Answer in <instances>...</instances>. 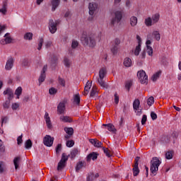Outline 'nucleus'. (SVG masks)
Listing matches in <instances>:
<instances>
[{
	"mask_svg": "<svg viewBox=\"0 0 181 181\" xmlns=\"http://www.w3.org/2000/svg\"><path fill=\"white\" fill-rule=\"evenodd\" d=\"M151 119H153V121H155V119H156L158 118V115L154 112H151Z\"/></svg>",
	"mask_w": 181,
	"mask_h": 181,
	"instance_id": "680f3d73",
	"label": "nucleus"
},
{
	"mask_svg": "<svg viewBox=\"0 0 181 181\" xmlns=\"http://www.w3.org/2000/svg\"><path fill=\"white\" fill-rule=\"evenodd\" d=\"M22 160V158H21V156H17L15 157L13 159V165L15 166V170H18V169H19V165H21V162Z\"/></svg>",
	"mask_w": 181,
	"mask_h": 181,
	"instance_id": "aec40b11",
	"label": "nucleus"
},
{
	"mask_svg": "<svg viewBox=\"0 0 181 181\" xmlns=\"http://www.w3.org/2000/svg\"><path fill=\"white\" fill-rule=\"evenodd\" d=\"M94 179H95V177H94V173H90L87 177V181H93Z\"/></svg>",
	"mask_w": 181,
	"mask_h": 181,
	"instance_id": "864d4df0",
	"label": "nucleus"
},
{
	"mask_svg": "<svg viewBox=\"0 0 181 181\" xmlns=\"http://www.w3.org/2000/svg\"><path fill=\"white\" fill-rule=\"evenodd\" d=\"M115 104H118L119 103V96H118V93H115Z\"/></svg>",
	"mask_w": 181,
	"mask_h": 181,
	"instance_id": "0e129e2a",
	"label": "nucleus"
},
{
	"mask_svg": "<svg viewBox=\"0 0 181 181\" xmlns=\"http://www.w3.org/2000/svg\"><path fill=\"white\" fill-rule=\"evenodd\" d=\"M123 64L125 67H131L132 66V60L129 57H127L124 59Z\"/></svg>",
	"mask_w": 181,
	"mask_h": 181,
	"instance_id": "bb28decb",
	"label": "nucleus"
},
{
	"mask_svg": "<svg viewBox=\"0 0 181 181\" xmlns=\"http://www.w3.org/2000/svg\"><path fill=\"white\" fill-rule=\"evenodd\" d=\"M13 63H15V60L13 59V58H8L5 66L6 70H11L13 67Z\"/></svg>",
	"mask_w": 181,
	"mask_h": 181,
	"instance_id": "2eb2a0df",
	"label": "nucleus"
},
{
	"mask_svg": "<svg viewBox=\"0 0 181 181\" xmlns=\"http://www.w3.org/2000/svg\"><path fill=\"white\" fill-rule=\"evenodd\" d=\"M103 150L104 153H105L106 156H107V158H111L112 156V155H111V151H110L108 148L103 147Z\"/></svg>",
	"mask_w": 181,
	"mask_h": 181,
	"instance_id": "79ce46f5",
	"label": "nucleus"
},
{
	"mask_svg": "<svg viewBox=\"0 0 181 181\" xmlns=\"http://www.w3.org/2000/svg\"><path fill=\"white\" fill-rule=\"evenodd\" d=\"M56 64H57V58L54 57L51 61V66H56Z\"/></svg>",
	"mask_w": 181,
	"mask_h": 181,
	"instance_id": "052dcab7",
	"label": "nucleus"
},
{
	"mask_svg": "<svg viewBox=\"0 0 181 181\" xmlns=\"http://www.w3.org/2000/svg\"><path fill=\"white\" fill-rule=\"evenodd\" d=\"M147 47V49H146V52L148 54V56H153V49L152 48V47Z\"/></svg>",
	"mask_w": 181,
	"mask_h": 181,
	"instance_id": "c03bdc74",
	"label": "nucleus"
},
{
	"mask_svg": "<svg viewBox=\"0 0 181 181\" xmlns=\"http://www.w3.org/2000/svg\"><path fill=\"white\" fill-rule=\"evenodd\" d=\"M0 12L3 15H6V13L8 12V4L6 3H4L3 7L0 8Z\"/></svg>",
	"mask_w": 181,
	"mask_h": 181,
	"instance_id": "7c9ffc66",
	"label": "nucleus"
},
{
	"mask_svg": "<svg viewBox=\"0 0 181 181\" xmlns=\"http://www.w3.org/2000/svg\"><path fill=\"white\" fill-rule=\"evenodd\" d=\"M78 153H80V151H78V148H74L71 151L70 155L66 156H71V159H74V158H76V156H77V155H78Z\"/></svg>",
	"mask_w": 181,
	"mask_h": 181,
	"instance_id": "a878e982",
	"label": "nucleus"
},
{
	"mask_svg": "<svg viewBox=\"0 0 181 181\" xmlns=\"http://www.w3.org/2000/svg\"><path fill=\"white\" fill-rule=\"evenodd\" d=\"M146 57V52L144 50L140 55V59H145Z\"/></svg>",
	"mask_w": 181,
	"mask_h": 181,
	"instance_id": "774afa93",
	"label": "nucleus"
},
{
	"mask_svg": "<svg viewBox=\"0 0 181 181\" xmlns=\"http://www.w3.org/2000/svg\"><path fill=\"white\" fill-rule=\"evenodd\" d=\"M97 94V86H93L90 91V97H94Z\"/></svg>",
	"mask_w": 181,
	"mask_h": 181,
	"instance_id": "de8ad7c7",
	"label": "nucleus"
},
{
	"mask_svg": "<svg viewBox=\"0 0 181 181\" xmlns=\"http://www.w3.org/2000/svg\"><path fill=\"white\" fill-rule=\"evenodd\" d=\"M66 145L68 148H72V146H74V141L69 140L66 141Z\"/></svg>",
	"mask_w": 181,
	"mask_h": 181,
	"instance_id": "8fccbe9b",
	"label": "nucleus"
},
{
	"mask_svg": "<svg viewBox=\"0 0 181 181\" xmlns=\"http://www.w3.org/2000/svg\"><path fill=\"white\" fill-rule=\"evenodd\" d=\"M58 83L62 87H66V81L63 78H61L60 76H59Z\"/></svg>",
	"mask_w": 181,
	"mask_h": 181,
	"instance_id": "a19ab883",
	"label": "nucleus"
},
{
	"mask_svg": "<svg viewBox=\"0 0 181 181\" xmlns=\"http://www.w3.org/2000/svg\"><path fill=\"white\" fill-rule=\"evenodd\" d=\"M132 86V81H128L126 83L125 87L128 91H129V88H131V86Z\"/></svg>",
	"mask_w": 181,
	"mask_h": 181,
	"instance_id": "4d7b16f0",
	"label": "nucleus"
},
{
	"mask_svg": "<svg viewBox=\"0 0 181 181\" xmlns=\"http://www.w3.org/2000/svg\"><path fill=\"white\" fill-rule=\"evenodd\" d=\"M22 65L24 66V67H28V66H29V61H28L26 59H23Z\"/></svg>",
	"mask_w": 181,
	"mask_h": 181,
	"instance_id": "338daca9",
	"label": "nucleus"
},
{
	"mask_svg": "<svg viewBox=\"0 0 181 181\" xmlns=\"http://www.w3.org/2000/svg\"><path fill=\"white\" fill-rule=\"evenodd\" d=\"M52 45H53V42H52V41H47L45 42V47L47 49H49V47H52Z\"/></svg>",
	"mask_w": 181,
	"mask_h": 181,
	"instance_id": "e2e57ef3",
	"label": "nucleus"
},
{
	"mask_svg": "<svg viewBox=\"0 0 181 181\" xmlns=\"http://www.w3.org/2000/svg\"><path fill=\"white\" fill-rule=\"evenodd\" d=\"M152 37L158 42V40H160V33H159V31H153L152 34L147 35L148 39H152Z\"/></svg>",
	"mask_w": 181,
	"mask_h": 181,
	"instance_id": "4468645a",
	"label": "nucleus"
},
{
	"mask_svg": "<svg viewBox=\"0 0 181 181\" xmlns=\"http://www.w3.org/2000/svg\"><path fill=\"white\" fill-rule=\"evenodd\" d=\"M5 152V146H4V142L0 139V153H4Z\"/></svg>",
	"mask_w": 181,
	"mask_h": 181,
	"instance_id": "3c124183",
	"label": "nucleus"
},
{
	"mask_svg": "<svg viewBox=\"0 0 181 181\" xmlns=\"http://www.w3.org/2000/svg\"><path fill=\"white\" fill-rule=\"evenodd\" d=\"M86 165L87 164L86 163V162L79 161L76 165V172H78L80 169H83V168H86Z\"/></svg>",
	"mask_w": 181,
	"mask_h": 181,
	"instance_id": "393cba45",
	"label": "nucleus"
},
{
	"mask_svg": "<svg viewBox=\"0 0 181 181\" xmlns=\"http://www.w3.org/2000/svg\"><path fill=\"white\" fill-rule=\"evenodd\" d=\"M49 93L50 94V95H54L55 94H57V89L54 88H51L49 90Z\"/></svg>",
	"mask_w": 181,
	"mask_h": 181,
	"instance_id": "09e8293b",
	"label": "nucleus"
},
{
	"mask_svg": "<svg viewBox=\"0 0 181 181\" xmlns=\"http://www.w3.org/2000/svg\"><path fill=\"white\" fill-rule=\"evenodd\" d=\"M55 150H56V153H60V152L62 151V144H59L57 146Z\"/></svg>",
	"mask_w": 181,
	"mask_h": 181,
	"instance_id": "13d9d810",
	"label": "nucleus"
},
{
	"mask_svg": "<svg viewBox=\"0 0 181 181\" xmlns=\"http://www.w3.org/2000/svg\"><path fill=\"white\" fill-rule=\"evenodd\" d=\"M71 47L72 49H76L77 47H78V41L73 40L71 43Z\"/></svg>",
	"mask_w": 181,
	"mask_h": 181,
	"instance_id": "49530a36",
	"label": "nucleus"
},
{
	"mask_svg": "<svg viewBox=\"0 0 181 181\" xmlns=\"http://www.w3.org/2000/svg\"><path fill=\"white\" fill-rule=\"evenodd\" d=\"M60 23L59 21H53V19L49 20V30L50 32V33H52V35L54 33H56V32H57V25H59Z\"/></svg>",
	"mask_w": 181,
	"mask_h": 181,
	"instance_id": "423d86ee",
	"label": "nucleus"
},
{
	"mask_svg": "<svg viewBox=\"0 0 181 181\" xmlns=\"http://www.w3.org/2000/svg\"><path fill=\"white\" fill-rule=\"evenodd\" d=\"M89 142L92 144V145L95 146V148H101V146H103V143L98 141L97 139H89Z\"/></svg>",
	"mask_w": 181,
	"mask_h": 181,
	"instance_id": "f3484780",
	"label": "nucleus"
},
{
	"mask_svg": "<svg viewBox=\"0 0 181 181\" xmlns=\"http://www.w3.org/2000/svg\"><path fill=\"white\" fill-rule=\"evenodd\" d=\"M146 121H148V117L146 115H144L141 119V124L145 125V124H146Z\"/></svg>",
	"mask_w": 181,
	"mask_h": 181,
	"instance_id": "5fc2aeb1",
	"label": "nucleus"
},
{
	"mask_svg": "<svg viewBox=\"0 0 181 181\" xmlns=\"http://www.w3.org/2000/svg\"><path fill=\"white\" fill-rule=\"evenodd\" d=\"M122 20V11H117L115 13V16L112 18L110 21V25L113 28L118 26V23Z\"/></svg>",
	"mask_w": 181,
	"mask_h": 181,
	"instance_id": "20e7f679",
	"label": "nucleus"
},
{
	"mask_svg": "<svg viewBox=\"0 0 181 181\" xmlns=\"http://www.w3.org/2000/svg\"><path fill=\"white\" fill-rule=\"evenodd\" d=\"M107 71L106 67H102L99 70V77L97 78V81L100 87H103V88H108V85L106 84L105 81H104V78L107 77Z\"/></svg>",
	"mask_w": 181,
	"mask_h": 181,
	"instance_id": "f03ea898",
	"label": "nucleus"
},
{
	"mask_svg": "<svg viewBox=\"0 0 181 181\" xmlns=\"http://www.w3.org/2000/svg\"><path fill=\"white\" fill-rule=\"evenodd\" d=\"M160 18V15L158 13L153 14L151 17V21H153V24L158 23L159 22V19Z\"/></svg>",
	"mask_w": 181,
	"mask_h": 181,
	"instance_id": "b1692460",
	"label": "nucleus"
},
{
	"mask_svg": "<svg viewBox=\"0 0 181 181\" xmlns=\"http://www.w3.org/2000/svg\"><path fill=\"white\" fill-rule=\"evenodd\" d=\"M4 95H8L7 100L11 101L12 98H13V91L11 88H7L6 90L4 91Z\"/></svg>",
	"mask_w": 181,
	"mask_h": 181,
	"instance_id": "a211bd4d",
	"label": "nucleus"
},
{
	"mask_svg": "<svg viewBox=\"0 0 181 181\" xmlns=\"http://www.w3.org/2000/svg\"><path fill=\"white\" fill-rule=\"evenodd\" d=\"M64 131H65V132H66L68 135L73 136V134H74V129H73V128H71V127H65V128L64 129Z\"/></svg>",
	"mask_w": 181,
	"mask_h": 181,
	"instance_id": "473e14b6",
	"label": "nucleus"
},
{
	"mask_svg": "<svg viewBox=\"0 0 181 181\" xmlns=\"http://www.w3.org/2000/svg\"><path fill=\"white\" fill-rule=\"evenodd\" d=\"M44 118L45 119L47 128H49V129H51V128L52 127V121L50 120V117L49 116V113L47 112H45Z\"/></svg>",
	"mask_w": 181,
	"mask_h": 181,
	"instance_id": "6ab92c4d",
	"label": "nucleus"
},
{
	"mask_svg": "<svg viewBox=\"0 0 181 181\" xmlns=\"http://www.w3.org/2000/svg\"><path fill=\"white\" fill-rule=\"evenodd\" d=\"M121 43V40L119 38H115L112 42V47L110 48L111 52L112 54L115 55L117 53H118V46H119Z\"/></svg>",
	"mask_w": 181,
	"mask_h": 181,
	"instance_id": "0eeeda50",
	"label": "nucleus"
},
{
	"mask_svg": "<svg viewBox=\"0 0 181 181\" xmlns=\"http://www.w3.org/2000/svg\"><path fill=\"white\" fill-rule=\"evenodd\" d=\"M11 107V100L8 99L3 103L4 110H8Z\"/></svg>",
	"mask_w": 181,
	"mask_h": 181,
	"instance_id": "c9c22d12",
	"label": "nucleus"
},
{
	"mask_svg": "<svg viewBox=\"0 0 181 181\" xmlns=\"http://www.w3.org/2000/svg\"><path fill=\"white\" fill-rule=\"evenodd\" d=\"M153 103H155V98H153V96H151V97L147 100V104H148V105H149V107H151V105H152V104H153Z\"/></svg>",
	"mask_w": 181,
	"mask_h": 181,
	"instance_id": "a18cd8bd",
	"label": "nucleus"
},
{
	"mask_svg": "<svg viewBox=\"0 0 181 181\" xmlns=\"http://www.w3.org/2000/svg\"><path fill=\"white\" fill-rule=\"evenodd\" d=\"M101 40V38L97 36L95 34H85L83 33L81 37V42L85 47H90L94 49V47L97 45V40Z\"/></svg>",
	"mask_w": 181,
	"mask_h": 181,
	"instance_id": "f257e3e1",
	"label": "nucleus"
},
{
	"mask_svg": "<svg viewBox=\"0 0 181 181\" xmlns=\"http://www.w3.org/2000/svg\"><path fill=\"white\" fill-rule=\"evenodd\" d=\"M24 39H25V40H32V39H33V33H26L24 35Z\"/></svg>",
	"mask_w": 181,
	"mask_h": 181,
	"instance_id": "72a5a7b5",
	"label": "nucleus"
},
{
	"mask_svg": "<svg viewBox=\"0 0 181 181\" xmlns=\"http://www.w3.org/2000/svg\"><path fill=\"white\" fill-rule=\"evenodd\" d=\"M53 142H54V137H52L50 135H46L43 139V144L45 146H53Z\"/></svg>",
	"mask_w": 181,
	"mask_h": 181,
	"instance_id": "1a4fd4ad",
	"label": "nucleus"
},
{
	"mask_svg": "<svg viewBox=\"0 0 181 181\" xmlns=\"http://www.w3.org/2000/svg\"><path fill=\"white\" fill-rule=\"evenodd\" d=\"M97 158H98V154L95 152H93L87 156L86 160H87V162H90V160H91V159H92V160H95V159H97Z\"/></svg>",
	"mask_w": 181,
	"mask_h": 181,
	"instance_id": "412c9836",
	"label": "nucleus"
},
{
	"mask_svg": "<svg viewBox=\"0 0 181 181\" xmlns=\"http://www.w3.org/2000/svg\"><path fill=\"white\" fill-rule=\"evenodd\" d=\"M52 11L54 12L60 5V0H51Z\"/></svg>",
	"mask_w": 181,
	"mask_h": 181,
	"instance_id": "4be33fe9",
	"label": "nucleus"
},
{
	"mask_svg": "<svg viewBox=\"0 0 181 181\" xmlns=\"http://www.w3.org/2000/svg\"><path fill=\"white\" fill-rule=\"evenodd\" d=\"M74 103L76 104V105H80V95L76 94L74 96Z\"/></svg>",
	"mask_w": 181,
	"mask_h": 181,
	"instance_id": "f704fd0d",
	"label": "nucleus"
},
{
	"mask_svg": "<svg viewBox=\"0 0 181 181\" xmlns=\"http://www.w3.org/2000/svg\"><path fill=\"white\" fill-rule=\"evenodd\" d=\"M145 25H146L147 26H152V25H154L151 17L145 19Z\"/></svg>",
	"mask_w": 181,
	"mask_h": 181,
	"instance_id": "e433bc0d",
	"label": "nucleus"
},
{
	"mask_svg": "<svg viewBox=\"0 0 181 181\" xmlns=\"http://www.w3.org/2000/svg\"><path fill=\"white\" fill-rule=\"evenodd\" d=\"M32 145H33L32 140L28 139L25 143V148H26V149H30V148H32Z\"/></svg>",
	"mask_w": 181,
	"mask_h": 181,
	"instance_id": "58836bf2",
	"label": "nucleus"
},
{
	"mask_svg": "<svg viewBox=\"0 0 181 181\" xmlns=\"http://www.w3.org/2000/svg\"><path fill=\"white\" fill-rule=\"evenodd\" d=\"M64 63L66 67H70V64H71V62H70V59H69L68 58L64 59Z\"/></svg>",
	"mask_w": 181,
	"mask_h": 181,
	"instance_id": "603ef678",
	"label": "nucleus"
},
{
	"mask_svg": "<svg viewBox=\"0 0 181 181\" xmlns=\"http://www.w3.org/2000/svg\"><path fill=\"white\" fill-rule=\"evenodd\" d=\"M57 114H59L61 115L62 114H64L66 111V102L63 101L59 103L57 106Z\"/></svg>",
	"mask_w": 181,
	"mask_h": 181,
	"instance_id": "f8f14e48",
	"label": "nucleus"
},
{
	"mask_svg": "<svg viewBox=\"0 0 181 181\" xmlns=\"http://www.w3.org/2000/svg\"><path fill=\"white\" fill-rule=\"evenodd\" d=\"M15 95H17V98L19 99V97L22 95V87L19 86L15 91Z\"/></svg>",
	"mask_w": 181,
	"mask_h": 181,
	"instance_id": "4c0bfd02",
	"label": "nucleus"
},
{
	"mask_svg": "<svg viewBox=\"0 0 181 181\" xmlns=\"http://www.w3.org/2000/svg\"><path fill=\"white\" fill-rule=\"evenodd\" d=\"M11 108L12 110H18L19 108V104L15 103H13L12 104V106H11Z\"/></svg>",
	"mask_w": 181,
	"mask_h": 181,
	"instance_id": "69168bd1",
	"label": "nucleus"
},
{
	"mask_svg": "<svg viewBox=\"0 0 181 181\" xmlns=\"http://www.w3.org/2000/svg\"><path fill=\"white\" fill-rule=\"evenodd\" d=\"M138 162H139V157H136L134 160V165H133L134 176H138V175H139V168L138 167Z\"/></svg>",
	"mask_w": 181,
	"mask_h": 181,
	"instance_id": "9b49d317",
	"label": "nucleus"
},
{
	"mask_svg": "<svg viewBox=\"0 0 181 181\" xmlns=\"http://www.w3.org/2000/svg\"><path fill=\"white\" fill-rule=\"evenodd\" d=\"M165 158L166 159H172V158H173V154L172 153V151H168L165 153Z\"/></svg>",
	"mask_w": 181,
	"mask_h": 181,
	"instance_id": "6e6d98bb",
	"label": "nucleus"
},
{
	"mask_svg": "<svg viewBox=\"0 0 181 181\" xmlns=\"http://www.w3.org/2000/svg\"><path fill=\"white\" fill-rule=\"evenodd\" d=\"M88 9H89V15H90V16H93L95 11H97V4L90 3L88 6Z\"/></svg>",
	"mask_w": 181,
	"mask_h": 181,
	"instance_id": "dca6fc26",
	"label": "nucleus"
},
{
	"mask_svg": "<svg viewBox=\"0 0 181 181\" xmlns=\"http://www.w3.org/2000/svg\"><path fill=\"white\" fill-rule=\"evenodd\" d=\"M5 39L1 40V45H9V43H12V37H11L9 33H7L4 35Z\"/></svg>",
	"mask_w": 181,
	"mask_h": 181,
	"instance_id": "ddd939ff",
	"label": "nucleus"
},
{
	"mask_svg": "<svg viewBox=\"0 0 181 181\" xmlns=\"http://www.w3.org/2000/svg\"><path fill=\"white\" fill-rule=\"evenodd\" d=\"M138 23V18H136V16H132L130 18V25L131 26H132V28L136 26Z\"/></svg>",
	"mask_w": 181,
	"mask_h": 181,
	"instance_id": "cd10ccee",
	"label": "nucleus"
},
{
	"mask_svg": "<svg viewBox=\"0 0 181 181\" xmlns=\"http://www.w3.org/2000/svg\"><path fill=\"white\" fill-rule=\"evenodd\" d=\"M139 53H141V45H140V44L138 45L136 47V48L134 51V54L135 56H139Z\"/></svg>",
	"mask_w": 181,
	"mask_h": 181,
	"instance_id": "ea45409f",
	"label": "nucleus"
},
{
	"mask_svg": "<svg viewBox=\"0 0 181 181\" xmlns=\"http://www.w3.org/2000/svg\"><path fill=\"white\" fill-rule=\"evenodd\" d=\"M137 77L141 84H148V76L146 73H145V71L141 70L138 71Z\"/></svg>",
	"mask_w": 181,
	"mask_h": 181,
	"instance_id": "6e6552de",
	"label": "nucleus"
},
{
	"mask_svg": "<svg viewBox=\"0 0 181 181\" xmlns=\"http://www.w3.org/2000/svg\"><path fill=\"white\" fill-rule=\"evenodd\" d=\"M47 70V65H45L42 68V71L41 72V74L39 77L38 81H39V86L45 81L46 79V71Z\"/></svg>",
	"mask_w": 181,
	"mask_h": 181,
	"instance_id": "9d476101",
	"label": "nucleus"
},
{
	"mask_svg": "<svg viewBox=\"0 0 181 181\" xmlns=\"http://www.w3.org/2000/svg\"><path fill=\"white\" fill-rule=\"evenodd\" d=\"M141 105V102L139 101V99L134 100L133 103V108L134 111H138L139 110V105Z\"/></svg>",
	"mask_w": 181,
	"mask_h": 181,
	"instance_id": "c85d7f7f",
	"label": "nucleus"
},
{
	"mask_svg": "<svg viewBox=\"0 0 181 181\" xmlns=\"http://www.w3.org/2000/svg\"><path fill=\"white\" fill-rule=\"evenodd\" d=\"M162 162L159 160L158 157H153L151 160V168L150 170L154 176L156 175V172L159 170V165Z\"/></svg>",
	"mask_w": 181,
	"mask_h": 181,
	"instance_id": "7ed1b4c3",
	"label": "nucleus"
},
{
	"mask_svg": "<svg viewBox=\"0 0 181 181\" xmlns=\"http://www.w3.org/2000/svg\"><path fill=\"white\" fill-rule=\"evenodd\" d=\"M103 127H107V129L110 131V132H113V134H115V132H117V129H115L114 124L111 123L107 124H103Z\"/></svg>",
	"mask_w": 181,
	"mask_h": 181,
	"instance_id": "5701e85b",
	"label": "nucleus"
},
{
	"mask_svg": "<svg viewBox=\"0 0 181 181\" xmlns=\"http://www.w3.org/2000/svg\"><path fill=\"white\" fill-rule=\"evenodd\" d=\"M162 74V71H158V72H156V74H154L152 76V81H156V80H158V78H159V77H160V75Z\"/></svg>",
	"mask_w": 181,
	"mask_h": 181,
	"instance_id": "2f4dec72",
	"label": "nucleus"
},
{
	"mask_svg": "<svg viewBox=\"0 0 181 181\" xmlns=\"http://www.w3.org/2000/svg\"><path fill=\"white\" fill-rule=\"evenodd\" d=\"M23 135L21 134V136H19L17 139V144L18 145H21V144H22L23 142V140L22 139L23 138Z\"/></svg>",
	"mask_w": 181,
	"mask_h": 181,
	"instance_id": "bf43d9fd",
	"label": "nucleus"
},
{
	"mask_svg": "<svg viewBox=\"0 0 181 181\" xmlns=\"http://www.w3.org/2000/svg\"><path fill=\"white\" fill-rule=\"evenodd\" d=\"M45 42V40L43 37L40 38L39 40V43H38V47H37V50H41L42 49V46H43V42Z\"/></svg>",
	"mask_w": 181,
	"mask_h": 181,
	"instance_id": "37998d69",
	"label": "nucleus"
},
{
	"mask_svg": "<svg viewBox=\"0 0 181 181\" xmlns=\"http://www.w3.org/2000/svg\"><path fill=\"white\" fill-rule=\"evenodd\" d=\"M69 160V156H66V153H63L60 161L58 163L57 170H62L66 168V162Z\"/></svg>",
	"mask_w": 181,
	"mask_h": 181,
	"instance_id": "39448f33",
	"label": "nucleus"
},
{
	"mask_svg": "<svg viewBox=\"0 0 181 181\" xmlns=\"http://www.w3.org/2000/svg\"><path fill=\"white\" fill-rule=\"evenodd\" d=\"M59 119L62 122H73V120L69 116H61Z\"/></svg>",
	"mask_w": 181,
	"mask_h": 181,
	"instance_id": "c756f323",
	"label": "nucleus"
}]
</instances>
